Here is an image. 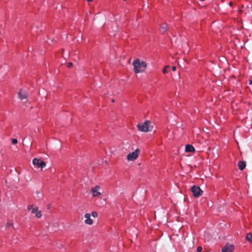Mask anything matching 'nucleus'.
I'll list each match as a JSON object with an SVG mask.
<instances>
[{
    "label": "nucleus",
    "instance_id": "obj_1",
    "mask_svg": "<svg viewBox=\"0 0 252 252\" xmlns=\"http://www.w3.org/2000/svg\"><path fill=\"white\" fill-rule=\"evenodd\" d=\"M133 70L135 73L143 72L147 66V63L139 59L134 60L132 62Z\"/></svg>",
    "mask_w": 252,
    "mask_h": 252
},
{
    "label": "nucleus",
    "instance_id": "obj_2",
    "mask_svg": "<svg viewBox=\"0 0 252 252\" xmlns=\"http://www.w3.org/2000/svg\"><path fill=\"white\" fill-rule=\"evenodd\" d=\"M150 122L148 120H146L143 123L138 124L137 125L138 129L139 131L144 132L151 131L153 126H150Z\"/></svg>",
    "mask_w": 252,
    "mask_h": 252
},
{
    "label": "nucleus",
    "instance_id": "obj_3",
    "mask_svg": "<svg viewBox=\"0 0 252 252\" xmlns=\"http://www.w3.org/2000/svg\"><path fill=\"white\" fill-rule=\"evenodd\" d=\"M140 153L139 149H136L134 152L128 154L127 156V159L129 161H133L135 160L138 157Z\"/></svg>",
    "mask_w": 252,
    "mask_h": 252
},
{
    "label": "nucleus",
    "instance_id": "obj_4",
    "mask_svg": "<svg viewBox=\"0 0 252 252\" xmlns=\"http://www.w3.org/2000/svg\"><path fill=\"white\" fill-rule=\"evenodd\" d=\"M191 190L195 197H199L203 193V191L198 186L195 185L191 187Z\"/></svg>",
    "mask_w": 252,
    "mask_h": 252
},
{
    "label": "nucleus",
    "instance_id": "obj_5",
    "mask_svg": "<svg viewBox=\"0 0 252 252\" xmlns=\"http://www.w3.org/2000/svg\"><path fill=\"white\" fill-rule=\"evenodd\" d=\"M32 163L33 165L37 166L38 168H40L41 169L46 166V163L44 161L36 158L33 159Z\"/></svg>",
    "mask_w": 252,
    "mask_h": 252
},
{
    "label": "nucleus",
    "instance_id": "obj_6",
    "mask_svg": "<svg viewBox=\"0 0 252 252\" xmlns=\"http://www.w3.org/2000/svg\"><path fill=\"white\" fill-rule=\"evenodd\" d=\"M234 250V246L232 244H227L221 250V252H233Z\"/></svg>",
    "mask_w": 252,
    "mask_h": 252
},
{
    "label": "nucleus",
    "instance_id": "obj_7",
    "mask_svg": "<svg viewBox=\"0 0 252 252\" xmlns=\"http://www.w3.org/2000/svg\"><path fill=\"white\" fill-rule=\"evenodd\" d=\"M99 188V186H96L91 189V193L92 194L93 196L96 197L101 194L100 192L98 191Z\"/></svg>",
    "mask_w": 252,
    "mask_h": 252
},
{
    "label": "nucleus",
    "instance_id": "obj_8",
    "mask_svg": "<svg viewBox=\"0 0 252 252\" xmlns=\"http://www.w3.org/2000/svg\"><path fill=\"white\" fill-rule=\"evenodd\" d=\"M28 94L25 91L20 90L18 93V97L21 99H24L27 97Z\"/></svg>",
    "mask_w": 252,
    "mask_h": 252
},
{
    "label": "nucleus",
    "instance_id": "obj_9",
    "mask_svg": "<svg viewBox=\"0 0 252 252\" xmlns=\"http://www.w3.org/2000/svg\"><path fill=\"white\" fill-rule=\"evenodd\" d=\"M86 220H85V222L89 225H91L93 223V220L90 218V214L87 213L84 216Z\"/></svg>",
    "mask_w": 252,
    "mask_h": 252
},
{
    "label": "nucleus",
    "instance_id": "obj_10",
    "mask_svg": "<svg viewBox=\"0 0 252 252\" xmlns=\"http://www.w3.org/2000/svg\"><path fill=\"white\" fill-rule=\"evenodd\" d=\"M185 151L186 152H194L195 151V149L194 147L189 144L187 145L186 146V149Z\"/></svg>",
    "mask_w": 252,
    "mask_h": 252
},
{
    "label": "nucleus",
    "instance_id": "obj_11",
    "mask_svg": "<svg viewBox=\"0 0 252 252\" xmlns=\"http://www.w3.org/2000/svg\"><path fill=\"white\" fill-rule=\"evenodd\" d=\"M238 165L240 170H243L246 167V162L243 161H240L238 162Z\"/></svg>",
    "mask_w": 252,
    "mask_h": 252
},
{
    "label": "nucleus",
    "instance_id": "obj_12",
    "mask_svg": "<svg viewBox=\"0 0 252 252\" xmlns=\"http://www.w3.org/2000/svg\"><path fill=\"white\" fill-rule=\"evenodd\" d=\"M167 25L166 23H163L161 25L160 32L162 33H164L167 30Z\"/></svg>",
    "mask_w": 252,
    "mask_h": 252
},
{
    "label": "nucleus",
    "instance_id": "obj_13",
    "mask_svg": "<svg viewBox=\"0 0 252 252\" xmlns=\"http://www.w3.org/2000/svg\"><path fill=\"white\" fill-rule=\"evenodd\" d=\"M246 238L250 243H252V233H249L247 234Z\"/></svg>",
    "mask_w": 252,
    "mask_h": 252
},
{
    "label": "nucleus",
    "instance_id": "obj_14",
    "mask_svg": "<svg viewBox=\"0 0 252 252\" xmlns=\"http://www.w3.org/2000/svg\"><path fill=\"white\" fill-rule=\"evenodd\" d=\"M38 211V207L33 208L32 209V210L31 211L32 213V214H35Z\"/></svg>",
    "mask_w": 252,
    "mask_h": 252
},
{
    "label": "nucleus",
    "instance_id": "obj_15",
    "mask_svg": "<svg viewBox=\"0 0 252 252\" xmlns=\"http://www.w3.org/2000/svg\"><path fill=\"white\" fill-rule=\"evenodd\" d=\"M169 67V66H165L163 69V73L164 74H166L168 72V70L167 69Z\"/></svg>",
    "mask_w": 252,
    "mask_h": 252
},
{
    "label": "nucleus",
    "instance_id": "obj_16",
    "mask_svg": "<svg viewBox=\"0 0 252 252\" xmlns=\"http://www.w3.org/2000/svg\"><path fill=\"white\" fill-rule=\"evenodd\" d=\"M35 215V217L37 218H40L41 217V213L40 211H38Z\"/></svg>",
    "mask_w": 252,
    "mask_h": 252
},
{
    "label": "nucleus",
    "instance_id": "obj_17",
    "mask_svg": "<svg viewBox=\"0 0 252 252\" xmlns=\"http://www.w3.org/2000/svg\"><path fill=\"white\" fill-rule=\"evenodd\" d=\"M18 142V141L16 139H15V138H13L11 140V143L12 144L14 145V144H16Z\"/></svg>",
    "mask_w": 252,
    "mask_h": 252
},
{
    "label": "nucleus",
    "instance_id": "obj_18",
    "mask_svg": "<svg viewBox=\"0 0 252 252\" xmlns=\"http://www.w3.org/2000/svg\"><path fill=\"white\" fill-rule=\"evenodd\" d=\"M97 213H96V212L94 211V212H93L92 213V216L93 217H94V218L96 217H97Z\"/></svg>",
    "mask_w": 252,
    "mask_h": 252
},
{
    "label": "nucleus",
    "instance_id": "obj_19",
    "mask_svg": "<svg viewBox=\"0 0 252 252\" xmlns=\"http://www.w3.org/2000/svg\"><path fill=\"white\" fill-rule=\"evenodd\" d=\"M202 250V248L201 246H199L197 248V252H201Z\"/></svg>",
    "mask_w": 252,
    "mask_h": 252
},
{
    "label": "nucleus",
    "instance_id": "obj_20",
    "mask_svg": "<svg viewBox=\"0 0 252 252\" xmlns=\"http://www.w3.org/2000/svg\"><path fill=\"white\" fill-rule=\"evenodd\" d=\"M73 64L71 63H67V67L68 68H70L72 66Z\"/></svg>",
    "mask_w": 252,
    "mask_h": 252
},
{
    "label": "nucleus",
    "instance_id": "obj_21",
    "mask_svg": "<svg viewBox=\"0 0 252 252\" xmlns=\"http://www.w3.org/2000/svg\"><path fill=\"white\" fill-rule=\"evenodd\" d=\"M32 207H33V206H32V205H29V206H28V209L29 211H30V210H31V211H32V209H33V208H32Z\"/></svg>",
    "mask_w": 252,
    "mask_h": 252
},
{
    "label": "nucleus",
    "instance_id": "obj_22",
    "mask_svg": "<svg viewBox=\"0 0 252 252\" xmlns=\"http://www.w3.org/2000/svg\"><path fill=\"white\" fill-rule=\"evenodd\" d=\"M172 70L173 71H175V70H176V66H173L172 67Z\"/></svg>",
    "mask_w": 252,
    "mask_h": 252
},
{
    "label": "nucleus",
    "instance_id": "obj_23",
    "mask_svg": "<svg viewBox=\"0 0 252 252\" xmlns=\"http://www.w3.org/2000/svg\"><path fill=\"white\" fill-rule=\"evenodd\" d=\"M249 84L252 85V80H249Z\"/></svg>",
    "mask_w": 252,
    "mask_h": 252
},
{
    "label": "nucleus",
    "instance_id": "obj_24",
    "mask_svg": "<svg viewBox=\"0 0 252 252\" xmlns=\"http://www.w3.org/2000/svg\"><path fill=\"white\" fill-rule=\"evenodd\" d=\"M8 225V226H10L12 225V223L11 222H8V223H7Z\"/></svg>",
    "mask_w": 252,
    "mask_h": 252
},
{
    "label": "nucleus",
    "instance_id": "obj_25",
    "mask_svg": "<svg viewBox=\"0 0 252 252\" xmlns=\"http://www.w3.org/2000/svg\"><path fill=\"white\" fill-rule=\"evenodd\" d=\"M36 193H37V194L38 195V194H39V192L38 191H36Z\"/></svg>",
    "mask_w": 252,
    "mask_h": 252
},
{
    "label": "nucleus",
    "instance_id": "obj_26",
    "mask_svg": "<svg viewBox=\"0 0 252 252\" xmlns=\"http://www.w3.org/2000/svg\"><path fill=\"white\" fill-rule=\"evenodd\" d=\"M88 2L92 1L93 0H87Z\"/></svg>",
    "mask_w": 252,
    "mask_h": 252
},
{
    "label": "nucleus",
    "instance_id": "obj_27",
    "mask_svg": "<svg viewBox=\"0 0 252 252\" xmlns=\"http://www.w3.org/2000/svg\"><path fill=\"white\" fill-rule=\"evenodd\" d=\"M111 101H112V102H114V100L113 99H112L111 100Z\"/></svg>",
    "mask_w": 252,
    "mask_h": 252
}]
</instances>
